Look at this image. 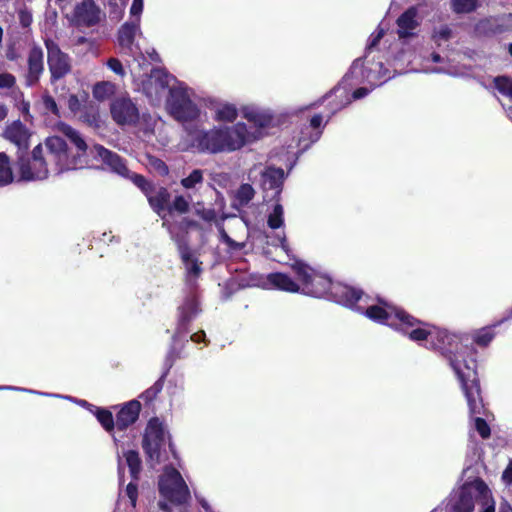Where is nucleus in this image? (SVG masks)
<instances>
[{
  "instance_id": "33",
  "label": "nucleus",
  "mask_w": 512,
  "mask_h": 512,
  "mask_svg": "<svg viewBox=\"0 0 512 512\" xmlns=\"http://www.w3.org/2000/svg\"><path fill=\"white\" fill-rule=\"evenodd\" d=\"M255 190L250 184H242L235 193V200L240 206L247 205L254 197Z\"/></svg>"
},
{
  "instance_id": "14",
  "label": "nucleus",
  "mask_w": 512,
  "mask_h": 512,
  "mask_svg": "<svg viewBox=\"0 0 512 512\" xmlns=\"http://www.w3.org/2000/svg\"><path fill=\"white\" fill-rule=\"evenodd\" d=\"M165 440L163 424L153 418L148 422L143 438V449L150 460L159 461L160 448Z\"/></svg>"
},
{
  "instance_id": "35",
  "label": "nucleus",
  "mask_w": 512,
  "mask_h": 512,
  "mask_svg": "<svg viewBox=\"0 0 512 512\" xmlns=\"http://www.w3.org/2000/svg\"><path fill=\"white\" fill-rule=\"evenodd\" d=\"M92 413L95 414L97 420L101 423L106 431L111 432L113 430L115 424L112 413L110 411L95 407L94 412Z\"/></svg>"
},
{
  "instance_id": "48",
  "label": "nucleus",
  "mask_w": 512,
  "mask_h": 512,
  "mask_svg": "<svg viewBox=\"0 0 512 512\" xmlns=\"http://www.w3.org/2000/svg\"><path fill=\"white\" fill-rule=\"evenodd\" d=\"M107 66L109 67V69H111L117 75H120V76L125 75V70H124L123 65L119 59L109 58L107 61Z\"/></svg>"
},
{
  "instance_id": "32",
  "label": "nucleus",
  "mask_w": 512,
  "mask_h": 512,
  "mask_svg": "<svg viewBox=\"0 0 512 512\" xmlns=\"http://www.w3.org/2000/svg\"><path fill=\"white\" fill-rule=\"evenodd\" d=\"M170 78V75L164 69L154 68L151 71L150 80L154 81L156 92L158 89L165 90L168 88L170 84Z\"/></svg>"
},
{
  "instance_id": "57",
  "label": "nucleus",
  "mask_w": 512,
  "mask_h": 512,
  "mask_svg": "<svg viewBox=\"0 0 512 512\" xmlns=\"http://www.w3.org/2000/svg\"><path fill=\"white\" fill-rule=\"evenodd\" d=\"M498 512H512V507L507 501L500 503Z\"/></svg>"
},
{
  "instance_id": "37",
  "label": "nucleus",
  "mask_w": 512,
  "mask_h": 512,
  "mask_svg": "<svg viewBox=\"0 0 512 512\" xmlns=\"http://www.w3.org/2000/svg\"><path fill=\"white\" fill-rule=\"evenodd\" d=\"M495 88L505 96L512 97V80L507 76H497L494 78Z\"/></svg>"
},
{
  "instance_id": "8",
  "label": "nucleus",
  "mask_w": 512,
  "mask_h": 512,
  "mask_svg": "<svg viewBox=\"0 0 512 512\" xmlns=\"http://www.w3.org/2000/svg\"><path fill=\"white\" fill-rule=\"evenodd\" d=\"M201 313L200 302L195 290H189V293L183 299L182 304L178 307V323L176 330L172 336V347L170 348L166 363L171 368L173 362L179 357L176 353L175 345L177 341L188 332V325Z\"/></svg>"
},
{
  "instance_id": "59",
  "label": "nucleus",
  "mask_w": 512,
  "mask_h": 512,
  "mask_svg": "<svg viewBox=\"0 0 512 512\" xmlns=\"http://www.w3.org/2000/svg\"><path fill=\"white\" fill-rule=\"evenodd\" d=\"M431 60H432L434 63H440L442 59H441V56H440L438 53L433 52V53L431 54Z\"/></svg>"
},
{
  "instance_id": "24",
  "label": "nucleus",
  "mask_w": 512,
  "mask_h": 512,
  "mask_svg": "<svg viewBox=\"0 0 512 512\" xmlns=\"http://www.w3.org/2000/svg\"><path fill=\"white\" fill-rule=\"evenodd\" d=\"M151 208L163 219L165 218L166 205L169 200V192L167 189L161 187L153 190V187L146 194Z\"/></svg>"
},
{
  "instance_id": "64",
  "label": "nucleus",
  "mask_w": 512,
  "mask_h": 512,
  "mask_svg": "<svg viewBox=\"0 0 512 512\" xmlns=\"http://www.w3.org/2000/svg\"><path fill=\"white\" fill-rule=\"evenodd\" d=\"M56 128L66 129V128H71V127L63 122H59V123H57Z\"/></svg>"
},
{
  "instance_id": "63",
  "label": "nucleus",
  "mask_w": 512,
  "mask_h": 512,
  "mask_svg": "<svg viewBox=\"0 0 512 512\" xmlns=\"http://www.w3.org/2000/svg\"><path fill=\"white\" fill-rule=\"evenodd\" d=\"M232 128H240V129H243V128H247V125L243 122H239L237 123L236 125H234Z\"/></svg>"
},
{
  "instance_id": "36",
  "label": "nucleus",
  "mask_w": 512,
  "mask_h": 512,
  "mask_svg": "<svg viewBox=\"0 0 512 512\" xmlns=\"http://www.w3.org/2000/svg\"><path fill=\"white\" fill-rule=\"evenodd\" d=\"M19 389H12L13 391H22V392H28V393H32V394H38V395H42V396H49V397H56V398H65V399H68V400H71V401H74L75 403H77L78 405L82 406V407H85L87 408L90 412H94V408L95 406L91 405L90 403H88L86 400H77V399H73L72 397L70 396H61L59 394H52V393H44V392H38V391H35V390H31V389H26V388H21V387H18Z\"/></svg>"
},
{
  "instance_id": "58",
  "label": "nucleus",
  "mask_w": 512,
  "mask_h": 512,
  "mask_svg": "<svg viewBox=\"0 0 512 512\" xmlns=\"http://www.w3.org/2000/svg\"><path fill=\"white\" fill-rule=\"evenodd\" d=\"M8 114V109L4 104H0V122L3 121Z\"/></svg>"
},
{
  "instance_id": "13",
  "label": "nucleus",
  "mask_w": 512,
  "mask_h": 512,
  "mask_svg": "<svg viewBox=\"0 0 512 512\" xmlns=\"http://www.w3.org/2000/svg\"><path fill=\"white\" fill-rule=\"evenodd\" d=\"M258 175L260 176V186L265 192L272 191L273 196L280 195L285 179L283 169L273 166L262 167L261 164H255L250 168L248 177L255 182Z\"/></svg>"
},
{
  "instance_id": "55",
  "label": "nucleus",
  "mask_w": 512,
  "mask_h": 512,
  "mask_svg": "<svg viewBox=\"0 0 512 512\" xmlns=\"http://www.w3.org/2000/svg\"><path fill=\"white\" fill-rule=\"evenodd\" d=\"M190 339H191V341H193L195 343H199V342L205 341L206 334L204 331H199V332L192 334Z\"/></svg>"
},
{
  "instance_id": "43",
  "label": "nucleus",
  "mask_w": 512,
  "mask_h": 512,
  "mask_svg": "<svg viewBox=\"0 0 512 512\" xmlns=\"http://www.w3.org/2000/svg\"><path fill=\"white\" fill-rule=\"evenodd\" d=\"M42 103H43V107L46 111H49L53 115L60 117V111H59L58 105H57L55 99L51 95H49V94L43 95Z\"/></svg>"
},
{
  "instance_id": "60",
  "label": "nucleus",
  "mask_w": 512,
  "mask_h": 512,
  "mask_svg": "<svg viewBox=\"0 0 512 512\" xmlns=\"http://www.w3.org/2000/svg\"><path fill=\"white\" fill-rule=\"evenodd\" d=\"M199 502L206 512H211V508H210L209 504L207 503V501H205L204 499H201V500H199Z\"/></svg>"
},
{
  "instance_id": "15",
  "label": "nucleus",
  "mask_w": 512,
  "mask_h": 512,
  "mask_svg": "<svg viewBox=\"0 0 512 512\" xmlns=\"http://www.w3.org/2000/svg\"><path fill=\"white\" fill-rule=\"evenodd\" d=\"M240 113L254 128H269L276 124L277 115L270 109L256 104L241 106Z\"/></svg>"
},
{
  "instance_id": "53",
  "label": "nucleus",
  "mask_w": 512,
  "mask_h": 512,
  "mask_svg": "<svg viewBox=\"0 0 512 512\" xmlns=\"http://www.w3.org/2000/svg\"><path fill=\"white\" fill-rule=\"evenodd\" d=\"M383 36H384L383 30H379L376 35H372V39L370 40L368 48L371 49V48L375 47L376 45H378V43L380 42V40L382 39Z\"/></svg>"
},
{
  "instance_id": "27",
  "label": "nucleus",
  "mask_w": 512,
  "mask_h": 512,
  "mask_svg": "<svg viewBox=\"0 0 512 512\" xmlns=\"http://www.w3.org/2000/svg\"><path fill=\"white\" fill-rule=\"evenodd\" d=\"M80 120L85 125L99 128L100 115L98 107L93 104L84 105L81 111Z\"/></svg>"
},
{
  "instance_id": "30",
  "label": "nucleus",
  "mask_w": 512,
  "mask_h": 512,
  "mask_svg": "<svg viewBox=\"0 0 512 512\" xmlns=\"http://www.w3.org/2000/svg\"><path fill=\"white\" fill-rule=\"evenodd\" d=\"M11 97L15 101V106L22 114L25 121H29L32 118L30 114V102L24 99V94L20 89H14L11 92Z\"/></svg>"
},
{
  "instance_id": "50",
  "label": "nucleus",
  "mask_w": 512,
  "mask_h": 512,
  "mask_svg": "<svg viewBox=\"0 0 512 512\" xmlns=\"http://www.w3.org/2000/svg\"><path fill=\"white\" fill-rule=\"evenodd\" d=\"M160 389H161V387H158V386L151 387V388L147 389L145 392H143L140 395V398L146 402L151 401L156 397V395L158 394Z\"/></svg>"
},
{
  "instance_id": "44",
  "label": "nucleus",
  "mask_w": 512,
  "mask_h": 512,
  "mask_svg": "<svg viewBox=\"0 0 512 512\" xmlns=\"http://www.w3.org/2000/svg\"><path fill=\"white\" fill-rule=\"evenodd\" d=\"M0 88L2 89H19L16 87V77L11 73H0Z\"/></svg>"
},
{
  "instance_id": "52",
  "label": "nucleus",
  "mask_w": 512,
  "mask_h": 512,
  "mask_svg": "<svg viewBox=\"0 0 512 512\" xmlns=\"http://www.w3.org/2000/svg\"><path fill=\"white\" fill-rule=\"evenodd\" d=\"M502 479L506 484H512V460L508 464L507 468L504 470Z\"/></svg>"
},
{
  "instance_id": "46",
  "label": "nucleus",
  "mask_w": 512,
  "mask_h": 512,
  "mask_svg": "<svg viewBox=\"0 0 512 512\" xmlns=\"http://www.w3.org/2000/svg\"><path fill=\"white\" fill-rule=\"evenodd\" d=\"M69 110L76 114L82 111V104L76 94H70L67 100Z\"/></svg>"
},
{
  "instance_id": "62",
  "label": "nucleus",
  "mask_w": 512,
  "mask_h": 512,
  "mask_svg": "<svg viewBox=\"0 0 512 512\" xmlns=\"http://www.w3.org/2000/svg\"><path fill=\"white\" fill-rule=\"evenodd\" d=\"M118 472H119V477L121 479L122 478L123 467H122V460H121L120 457L118 459Z\"/></svg>"
},
{
  "instance_id": "41",
  "label": "nucleus",
  "mask_w": 512,
  "mask_h": 512,
  "mask_svg": "<svg viewBox=\"0 0 512 512\" xmlns=\"http://www.w3.org/2000/svg\"><path fill=\"white\" fill-rule=\"evenodd\" d=\"M494 334L491 327L482 328L474 335V342L478 345L486 346L493 339Z\"/></svg>"
},
{
  "instance_id": "9",
  "label": "nucleus",
  "mask_w": 512,
  "mask_h": 512,
  "mask_svg": "<svg viewBox=\"0 0 512 512\" xmlns=\"http://www.w3.org/2000/svg\"><path fill=\"white\" fill-rule=\"evenodd\" d=\"M163 226L167 227L172 239H174L178 246L180 259L184 269L185 285L189 290H195L198 280L203 273V263L199 259V253L191 249L184 240L174 236L172 228L164 220Z\"/></svg>"
},
{
  "instance_id": "45",
  "label": "nucleus",
  "mask_w": 512,
  "mask_h": 512,
  "mask_svg": "<svg viewBox=\"0 0 512 512\" xmlns=\"http://www.w3.org/2000/svg\"><path fill=\"white\" fill-rule=\"evenodd\" d=\"M125 495L129 499L130 507L135 508L138 496L137 485L134 483H129L126 487Z\"/></svg>"
},
{
  "instance_id": "10",
  "label": "nucleus",
  "mask_w": 512,
  "mask_h": 512,
  "mask_svg": "<svg viewBox=\"0 0 512 512\" xmlns=\"http://www.w3.org/2000/svg\"><path fill=\"white\" fill-rule=\"evenodd\" d=\"M89 151L94 157L102 160V162L106 164L111 171L124 178L130 179L145 195L152 188V185L147 182L143 176L130 172L123 159L116 153L111 152L100 145H94Z\"/></svg>"
},
{
  "instance_id": "23",
  "label": "nucleus",
  "mask_w": 512,
  "mask_h": 512,
  "mask_svg": "<svg viewBox=\"0 0 512 512\" xmlns=\"http://www.w3.org/2000/svg\"><path fill=\"white\" fill-rule=\"evenodd\" d=\"M2 137L13 144L19 152L26 151L32 142L29 130H4Z\"/></svg>"
},
{
  "instance_id": "56",
  "label": "nucleus",
  "mask_w": 512,
  "mask_h": 512,
  "mask_svg": "<svg viewBox=\"0 0 512 512\" xmlns=\"http://www.w3.org/2000/svg\"><path fill=\"white\" fill-rule=\"evenodd\" d=\"M367 92H368V90L366 88L360 87L353 92V98L354 99L362 98L367 94Z\"/></svg>"
},
{
  "instance_id": "5",
  "label": "nucleus",
  "mask_w": 512,
  "mask_h": 512,
  "mask_svg": "<svg viewBox=\"0 0 512 512\" xmlns=\"http://www.w3.org/2000/svg\"><path fill=\"white\" fill-rule=\"evenodd\" d=\"M159 492L163 500L159 507L165 512L170 511L169 504L182 505L190 499V491L182 475L173 467H166L159 478Z\"/></svg>"
},
{
  "instance_id": "51",
  "label": "nucleus",
  "mask_w": 512,
  "mask_h": 512,
  "mask_svg": "<svg viewBox=\"0 0 512 512\" xmlns=\"http://www.w3.org/2000/svg\"><path fill=\"white\" fill-rule=\"evenodd\" d=\"M6 58L9 61H17L20 58V54L14 45H9L6 49Z\"/></svg>"
},
{
  "instance_id": "19",
  "label": "nucleus",
  "mask_w": 512,
  "mask_h": 512,
  "mask_svg": "<svg viewBox=\"0 0 512 512\" xmlns=\"http://www.w3.org/2000/svg\"><path fill=\"white\" fill-rule=\"evenodd\" d=\"M262 286L266 289H278L290 293H301V283L293 280L289 275L276 272L266 276Z\"/></svg>"
},
{
  "instance_id": "47",
  "label": "nucleus",
  "mask_w": 512,
  "mask_h": 512,
  "mask_svg": "<svg viewBox=\"0 0 512 512\" xmlns=\"http://www.w3.org/2000/svg\"><path fill=\"white\" fill-rule=\"evenodd\" d=\"M18 19L23 28H28L33 21L31 12L26 9H22L18 12Z\"/></svg>"
},
{
  "instance_id": "17",
  "label": "nucleus",
  "mask_w": 512,
  "mask_h": 512,
  "mask_svg": "<svg viewBox=\"0 0 512 512\" xmlns=\"http://www.w3.org/2000/svg\"><path fill=\"white\" fill-rule=\"evenodd\" d=\"M27 72L25 75L26 86L32 87L36 85L44 72V54L38 45H33L28 53Z\"/></svg>"
},
{
  "instance_id": "2",
  "label": "nucleus",
  "mask_w": 512,
  "mask_h": 512,
  "mask_svg": "<svg viewBox=\"0 0 512 512\" xmlns=\"http://www.w3.org/2000/svg\"><path fill=\"white\" fill-rule=\"evenodd\" d=\"M87 154L88 145L77 130L48 137L34 147L31 157H18L20 180L39 181L50 175L83 168L87 164Z\"/></svg>"
},
{
  "instance_id": "16",
  "label": "nucleus",
  "mask_w": 512,
  "mask_h": 512,
  "mask_svg": "<svg viewBox=\"0 0 512 512\" xmlns=\"http://www.w3.org/2000/svg\"><path fill=\"white\" fill-rule=\"evenodd\" d=\"M112 118L118 125H133L139 120V110L130 98H117L110 106Z\"/></svg>"
},
{
  "instance_id": "54",
  "label": "nucleus",
  "mask_w": 512,
  "mask_h": 512,
  "mask_svg": "<svg viewBox=\"0 0 512 512\" xmlns=\"http://www.w3.org/2000/svg\"><path fill=\"white\" fill-rule=\"evenodd\" d=\"M451 33V29L445 26L438 31V36L442 40H448L451 37Z\"/></svg>"
},
{
  "instance_id": "18",
  "label": "nucleus",
  "mask_w": 512,
  "mask_h": 512,
  "mask_svg": "<svg viewBox=\"0 0 512 512\" xmlns=\"http://www.w3.org/2000/svg\"><path fill=\"white\" fill-rule=\"evenodd\" d=\"M100 13L93 0H84L75 6L74 19L79 25L92 27L100 22Z\"/></svg>"
},
{
  "instance_id": "49",
  "label": "nucleus",
  "mask_w": 512,
  "mask_h": 512,
  "mask_svg": "<svg viewBox=\"0 0 512 512\" xmlns=\"http://www.w3.org/2000/svg\"><path fill=\"white\" fill-rule=\"evenodd\" d=\"M143 11V0H133L131 8H130V14L133 17H137L136 19L140 20V15Z\"/></svg>"
},
{
  "instance_id": "31",
  "label": "nucleus",
  "mask_w": 512,
  "mask_h": 512,
  "mask_svg": "<svg viewBox=\"0 0 512 512\" xmlns=\"http://www.w3.org/2000/svg\"><path fill=\"white\" fill-rule=\"evenodd\" d=\"M451 9L456 14H467L475 11L478 0H450Z\"/></svg>"
},
{
  "instance_id": "21",
  "label": "nucleus",
  "mask_w": 512,
  "mask_h": 512,
  "mask_svg": "<svg viewBox=\"0 0 512 512\" xmlns=\"http://www.w3.org/2000/svg\"><path fill=\"white\" fill-rule=\"evenodd\" d=\"M141 409L140 402L132 400L125 404L118 412L116 417L115 426L118 430H125L128 426L133 424L139 416Z\"/></svg>"
},
{
  "instance_id": "28",
  "label": "nucleus",
  "mask_w": 512,
  "mask_h": 512,
  "mask_svg": "<svg viewBox=\"0 0 512 512\" xmlns=\"http://www.w3.org/2000/svg\"><path fill=\"white\" fill-rule=\"evenodd\" d=\"M14 180L13 170L9 157L0 152V186H6Z\"/></svg>"
},
{
  "instance_id": "3",
  "label": "nucleus",
  "mask_w": 512,
  "mask_h": 512,
  "mask_svg": "<svg viewBox=\"0 0 512 512\" xmlns=\"http://www.w3.org/2000/svg\"><path fill=\"white\" fill-rule=\"evenodd\" d=\"M292 269L301 283V293L313 297H327L328 299L333 300L343 306L355 308L357 311L364 313L369 319L387 325L405 334V332L400 329V327H394L384 320L382 321L381 319H375L369 315L371 309L380 308L381 310L393 311L392 314H398V312H401L406 316H410L402 309L384 300H379L378 304L370 305L367 308H364L360 305H357V303L362 299L361 290L343 283H333L329 276L316 271L315 269L302 262H296L292 266ZM406 335L408 334L406 333Z\"/></svg>"
},
{
  "instance_id": "1",
  "label": "nucleus",
  "mask_w": 512,
  "mask_h": 512,
  "mask_svg": "<svg viewBox=\"0 0 512 512\" xmlns=\"http://www.w3.org/2000/svg\"><path fill=\"white\" fill-rule=\"evenodd\" d=\"M373 308L369 315L375 319H385L388 324L402 329L408 334L412 341H415L428 349L437 350L449 363L459 380L467 400L471 417L474 418V427L483 439L490 436V427L480 417L484 414V404L480 395V386L477 376V363L475 350L472 346L465 344L464 339L456 334L449 333L428 324L421 323L413 316H406L398 312Z\"/></svg>"
},
{
  "instance_id": "22",
  "label": "nucleus",
  "mask_w": 512,
  "mask_h": 512,
  "mask_svg": "<svg viewBox=\"0 0 512 512\" xmlns=\"http://www.w3.org/2000/svg\"><path fill=\"white\" fill-rule=\"evenodd\" d=\"M140 29V20L135 19L133 21L125 22L118 30V44L120 47L125 49H131L135 35L137 31Z\"/></svg>"
},
{
  "instance_id": "4",
  "label": "nucleus",
  "mask_w": 512,
  "mask_h": 512,
  "mask_svg": "<svg viewBox=\"0 0 512 512\" xmlns=\"http://www.w3.org/2000/svg\"><path fill=\"white\" fill-rule=\"evenodd\" d=\"M179 147L201 152H230L264 136L263 130H184Z\"/></svg>"
},
{
  "instance_id": "7",
  "label": "nucleus",
  "mask_w": 512,
  "mask_h": 512,
  "mask_svg": "<svg viewBox=\"0 0 512 512\" xmlns=\"http://www.w3.org/2000/svg\"><path fill=\"white\" fill-rule=\"evenodd\" d=\"M267 226L272 230L270 234L264 232L255 236L254 233L249 232L245 222L237 221L236 227L244 231L245 239L251 240L252 245L259 238H265L268 245L280 247L283 251L288 252V245L286 242V235L284 231V209L280 203L273 204L267 216Z\"/></svg>"
},
{
  "instance_id": "25",
  "label": "nucleus",
  "mask_w": 512,
  "mask_h": 512,
  "mask_svg": "<svg viewBox=\"0 0 512 512\" xmlns=\"http://www.w3.org/2000/svg\"><path fill=\"white\" fill-rule=\"evenodd\" d=\"M297 138L295 145L289 144L288 148H298L299 152H304L311 144L318 141L321 137V130H294Z\"/></svg>"
},
{
  "instance_id": "34",
  "label": "nucleus",
  "mask_w": 512,
  "mask_h": 512,
  "mask_svg": "<svg viewBox=\"0 0 512 512\" xmlns=\"http://www.w3.org/2000/svg\"><path fill=\"white\" fill-rule=\"evenodd\" d=\"M217 227L219 230L220 240L223 243H225L231 251H239V250H242L243 248H245V246H246L245 240L236 241L233 238H231L228 235V233L225 231V229L223 228L222 224H220V223L217 224Z\"/></svg>"
},
{
  "instance_id": "6",
  "label": "nucleus",
  "mask_w": 512,
  "mask_h": 512,
  "mask_svg": "<svg viewBox=\"0 0 512 512\" xmlns=\"http://www.w3.org/2000/svg\"><path fill=\"white\" fill-rule=\"evenodd\" d=\"M339 92L344 91L340 87H334L318 102L300 110L301 118L309 122L310 128L325 127L330 119L347 104V102L335 101Z\"/></svg>"
},
{
  "instance_id": "39",
  "label": "nucleus",
  "mask_w": 512,
  "mask_h": 512,
  "mask_svg": "<svg viewBox=\"0 0 512 512\" xmlns=\"http://www.w3.org/2000/svg\"><path fill=\"white\" fill-rule=\"evenodd\" d=\"M113 92V86L109 82H98L93 87V96L98 100L108 98Z\"/></svg>"
},
{
  "instance_id": "40",
  "label": "nucleus",
  "mask_w": 512,
  "mask_h": 512,
  "mask_svg": "<svg viewBox=\"0 0 512 512\" xmlns=\"http://www.w3.org/2000/svg\"><path fill=\"white\" fill-rule=\"evenodd\" d=\"M190 205V199H187L183 195H178L174 198L171 206L169 207V211H176L178 213L184 214L188 212Z\"/></svg>"
},
{
  "instance_id": "42",
  "label": "nucleus",
  "mask_w": 512,
  "mask_h": 512,
  "mask_svg": "<svg viewBox=\"0 0 512 512\" xmlns=\"http://www.w3.org/2000/svg\"><path fill=\"white\" fill-rule=\"evenodd\" d=\"M195 213L209 223L215 221L217 217L214 209H205L201 203L195 205Z\"/></svg>"
},
{
  "instance_id": "26",
  "label": "nucleus",
  "mask_w": 512,
  "mask_h": 512,
  "mask_svg": "<svg viewBox=\"0 0 512 512\" xmlns=\"http://www.w3.org/2000/svg\"><path fill=\"white\" fill-rule=\"evenodd\" d=\"M240 112V109L232 103H219L214 108V120L220 123H233Z\"/></svg>"
},
{
  "instance_id": "61",
  "label": "nucleus",
  "mask_w": 512,
  "mask_h": 512,
  "mask_svg": "<svg viewBox=\"0 0 512 512\" xmlns=\"http://www.w3.org/2000/svg\"><path fill=\"white\" fill-rule=\"evenodd\" d=\"M9 128H25V126L22 124L20 120H16L12 123V125Z\"/></svg>"
},
{
  "instance_id": "38",
  "label": "nucleus",
  "mask_w": 512,
  "mask_h": 512,
  "mask_svg": "<svg viewBox=\"0 0 512 512\" xmlns=\"http://www.w3.org/2000/svg\"><path fill=\"white\" fill-rule=\"evenodd\" d=\"M203 182V172L200 169L193 170L187 177L181 180V185L186 189H193Z\"/></svg>"
},
{
  "instance_id": "20",
  "label": "nucleus",
  "mask_w": 512,
  "mask_h": 512,
  "mask_svg": "<svg viewBox=\"0 0 512 512\" xmlns=\"http://www.w3.org/2000/svg\"><path fill=\"white\" fill-rule=\"evenodd\" d=\"M397 34L400 39L409 38L414 35V30L420 25L418 21V9L411 6L406 9L396 20Z\"/></svg>"
},
{
  "instance_id": "12",
  "label": "nucleus",
  "mask_w": 512,
  "mask_h": 512,
  "mask_svg": "<svg viewBox=\"0 0 512 512\" xmlns=\"http://www.w3.org/2000/svg\"><path fill=\"white\" fill-rule=\"evenodd\" d=\"M169 93V110L176 120L180 122H187L198 117L199 109L184 89L171 88Z\"/></svg>"
},
{
  "instance_id": "29",
  "label": "nucleus",
  "mask_w": 512,
  "mask_h": 512,
  "mask_svg": "<svg viewBox=\"0 0 512 512\" xmlns=\"http://www.w3.org/2000/svg\"><path fill=\"white\" fill-rule=\"evenodd\" d=\"M123 457L129 467L131 477L136 480L141 470V460L138 452L135 450L124 451Z\"/></svg>"
},
{
  "instance_id": "11",
  "label": "nucleus",
  "mask_w": 512,
  "mask_h": 512,
  "mask_svg": "<svg viewBox=\"0 0 512 512\" xmlns=\"http://www.w3.org/2000/svg\"><path fill=\"white\" fill-rule=\"evenodd\" d=\"M44 45L47 50L50 81L51 83H56L72 71V59L66 52L61 50L58 43L53 39L45 38Z\"/></svg>"
}]
</instances>
